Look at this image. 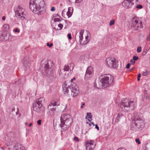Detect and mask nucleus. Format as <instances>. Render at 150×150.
<instances>
[{"instance_id":"nucleus-1","label":"nucleus","mask_w":150,"mask_h":150,"mask_svg":"<svg viewBox=\"0 0 150 150\" xmlns=\"http://www.w3.org/2000/svg\"><path fill=\"white\" fill-rule=\"evenodd\" d=\"M45 5L43 0H30L29 8L35 13L38 15H41L45 12L44 7Z\"/></svg>"},{"instance_id":"nucleus-2","label":"nucleus","mask_w":150,"mask_h":150,"mask_svg":"<svg viewBox=\"0 0 150 150\" xmlns=\"http://www.w3.org/2000/svg\"><path fill=\"white\" fill-rule=\"evenodd\" d=\"M72 122V117L69 114H65L60 117V123L59 126L61 128V132L67 130L70 126Z\"/></svg>"},{"instance_id":"nucleus-3","label":"nucleus","mask_w":150,"mask_h":150,"mask_svg":"<svg viewBox=\"0 0 150 150\" xmlns=\"http://www.w3.org/2000/svg\"><path fill=\"white\" fill-rule=\"evenodd\" d=\"M99 87L104 88L111 85L114 81V78L110 74H104L99 77Z\"/></svg>"},{"instance_id":"nucleus-4","label":"nucleus","mask_w":150,"mask_h":150,"mask_svg":"<svg viewBox=\"0 0 150 150\" xmlns=\"http://www.w3.org/2000/svg\"><path fill=\"white\" fill-rule=\"evenodd\" d=\"M44 65V68L46 73L45 75L47 76L50 75L49 78L50 79L54 80L56 76L54 74V64L52 61L51 60L45 61Z\"/></svg>"},{"instance_id":"nucleus-5","label":"nucleus","mask_w":150,"mask_h":150,"mask_svg":"<svg viewBox=\"0 0 150 150\" xmlns=\"http://www.w3.org/2000/svg\"><path fill=\"white\" fill-rule=\"evenodd\" d=\"M120 106L127 111L133 110L136 106V103L133 100L124 99L121 101Z\"/></svg>"},{"instance_id":"nucleus-6","label":"nucleus","mask_w":150,"mask_h":150,"mask_svg":"<svg viewBox=\"0 0 150 150\" xmlns=\"http://www.w3.org/2000/svg\"><path fill=\"white\" fill-rule=\"evenodd\" d=\"M14 11L15 15L18 18L21 20H26V12L25 9L21 6L18 5L17 7H15Z\"/></svg>"},{"instance_id":"nucleus-7","label":"nucleus","mask_w":150,"mask_h":150,"mask_svg":"<svg viewBox=\"0 0 150 150\" xmlns=\"http://www.w3.org/2000/svg\"><path fill=\"white\" fill-rule=\"evenodd\" d=\"M44 101L43 98H41L37 100L33 105L34 110L39 113H43L44 114V111L42 108V103Z\"/></svg>"},{"instance_id":"nucleus-8","label":"nucleus","mask_w":150,"mask_h":150,"mask_svg":"<svg viewBox=\"0 0 150 150\" xmlns=\"http://www.w3.org/2000/svg\"><path fill=\"white\" fill-rule=\"evenodd\" d=\"M144 126L143 120L132 121L131 128L132 130L139 131L142 130Z\"/></svg>"},{"instance_id":"nucleus-9","label":"nucleus","mask_w":150,"mask_h":150,"mask_svg":"<svg viewBox=\"0 0 150 150\" xmlns=\"http://www.w3.org/2000/svg\"><path fill=\"white\" fill-rule=\"evenodd\" d=\"M132 21V26L134 27L135 30H140L143 28V26L142 22L138 17H136L133 18Z\"/></svg>"},{"instance_id":"nucleus-10","label":"nucleus","mask_w":150,"mask_h":150,"mask_svg":"<svg viewBox=\"0 0 150 150\" xmlns=\"http://www.w3.org/2000/svg\"><path fill=\"white\" fill-rule=\"evenodd\" d=\"M106 63L108 67L116 68L117 67V61L114 58L109 57L106 59Z\"/></svg>"},{"instance_id":"nucleus-11","label":"nucleus","mask_w":150,"mask_h":150,"mask_svg":"<svg viewBox=\"0 0 150 150\" xmlns=\"http://www.w3.org/2000/svg\"><path fill=\"white\" fill-rule=\"evenodd\" d=\"M71 95L74 97L77 96L79 93V88L75 83H72L71 84Z\"/></svg>"},{"instance_id":"nucleus-12","label":"nucleus","mask_w":150,"mask_h":150,"mask_svg":"<svg viewBox=\"0 0 150 150\" xmlns=\"http://www.w3.org/2000/svg\"><path fill=\"white\" fill-rule=\"evenodd\" d=\"M47 113L50 116H53L56 111V107L53 105L52 103H51L47 108Z\"/></svg>"},{"instance_id":"nucleus-13","label":"nucleus","mask_w":150,"mask_h":150,"mask_svg":"<svg viewBox=\"0 0 150 150\" xmlns=\"http://www.w3.org/2000/svg\"><path fill=\"white\" fill-rule=\"evenodd\" d=\"M12 38V36L6 32H3L0 35V40L1 41H6L8 40H11Z\"/></svg>"},{"instance_id":"nucleus-14","label":"nucleus","mask_w":150,"mask_h":150,"mask_svg":"<svg viewBox=\"0 0 150 150\" xmlns=\"http://www.w3.org/2000/svg\"><path fill=\"white\" fill-rule=\"evenodd\" d=\"M134 0H124L122 3V5L125 8H130L134 4Z\"/></svg>"},{"instance_id":"nucleus-15","label":"nucleus","mask_w":150,"mask_h":150,"mask_svg":"<svg viewBox=\"0 0 150 150\" xmlns=\"http://www.w3.org/2000/svg\"><path fill=\"white\" fill-rule=\"evenodd\" d=\"M74 64L73 63H71L69 64H65L64 67V68L62 71L60 70L59 72V75H61L63 71H68L70 70L71 71L74 68Z\"/></svg>"},{"instance_id":"nucleus-16","label":"nucleus","mask_w":150,"mask_h":150,"mask_svg":"<svg viewBox=\"0 0 150 150\" xmlns=\"http://www.w3.org/2000/svg\"><path fill=\"white\" fill-rule=\"evenodd\" d=\"M93 140H90L87 141L86 142V150H93L95 147V144H94Z\"/></svg>"},{"instance_id":"nucleus-17","label":"nucleus","mask_w":150,"mask_h":150,"mask_svg":"<svg viewBox=\"0 0 150 150\" xmlns=\"http://www.w3.org/2000/svg\"><path fill=\"white\" fill-rule=\"evenodd\" d=\"M133 116L134 118L132 121H139V120H143V115L139 112H135L133 114Z\"/></svg>"},{"instance_id":"nucleus-18","label":"nucleus","mask_w":150,"mask_h":150,"mask_svg":"<svg viewBox=\"0 0 150 150\" xmlns=\"http://www.w3.org/2000/svg\"><path fill=\"white\" fill-rule=\"evenodd\" d=\"M92 69L91 67H88L86 70L85 78L88 79L90 78Z\"/></svg>"},{"instance_id":"nucleus-19","label":"nucleus","mask_w":150,"mask_h":150,"mask_svg":"<svg viewBox=\"0 0 150 150\" xmlns=\"http://www.w3.org/2000/svg\"><path fill=\"white\" fill-rule=\"evenodd\" d=\"M23 64L25 70L29 69L30 66L29 60L25 59L23 62Z\"/></svg>"},{"instance_id":"nucleus-20","label":"nucleus","mask_w":150,"mask_h":150,"mask_svg":"<svg viewBox=\"0 0 150 150\" xmlns=\"http://www.w3.org/2000/svg\"><path fill=\"white\" fill-rule=\"evenodd\" d=\"M73 8L72 7H70L68 8V11L67 13V15L68 18L70 17L72 15L73 12Z\"/></svg>"},{"instance_id":"nucleus-21","label":"nucleus","mask_w":150,"mask_h":150,"mask_svg":"<svg viewBox=\"0 0 150 150\" xmlns=\"http://www.w3.org/2000/svg\"><path fill=\"white\" fill-rule=\"evenodd\" d=\"M13 150H25V149L22 145L18 144L15 146Z\"/></svg>"},{"instance_id":"nucleus-22","label":"nucleus","mask_w":150,"mask_h":150,"mask_svg":"<svg viewBox=\"0 0 150 150\" xmlns=\"http://www.w3.org/2000/svg\"><path fill=\"white\" fill-rule=\"evenodd\" d=\"M62 88L64 94L67 95L69 91V88L67 86H64Z\"/></svg>"},{"instance_id":"nucleus-23","label":"nucleus","mask_w":150,"mask_h":150,"mask_svg":"<svg viewBox=\"0 0 150 150\" xmlns=\"http://www.w3.org/2000/svg\"><path fill=\"white\" fill-rule=\"evenodd\" d=\"M123 116V115H122V114L121 113H118V115L117 117L116 118V119L115 120V122H117L119 121L120 119V117L121 116Z\"/></svg>"},{"instance_id":"nucleus-24","label":"nucleus","mask_w":150,"mask_h":150,"mask_svg":"<svg viewBox=\"0 0 150 150\" xmlns=\"http://www.w3.org/2000/svg\"><path fill=\"white\" fill-rule=\"evenodd\" d=\"M87 116H86V118H87L89 122H91V120L88 119H91L92 118V115H91V113L90 112H87Z\"/></svg>"},{"instance_id":"nucleus-25","label":"nucleus","mask_w":150,"mask_h":150,"mask_svg":"<svg viewBox=\"0 0 150 150\" xmlns=\"http://www.w3.org/2000/svg\"><path fill=\"white\" fill-rule=\"evenodd\" d=\"M3 28L5 31H7L9 28V25L7 24H4L3 26Z\"/></svg>"},{"instance_id":"nucleus-26","label":"nucleus","mask_w":150,"mask_h":150,"mask_svg":"<svg viewBox=\"0 0 150 150\" xmlns=\"http://www.w3.org/2000/svg\"><path fill=\"white\" fill-rule=\"evenodd\" d=\"M89 37L88 35L86 36L85 37L86 40L84 41L83 42V45H86L87 44L89 41V39H88Z\"/></svg>"},{"instance_id":"nucleus-27","label":"nucleus","mask_w":150,"mask_h":150,"mask_svg":"<svg viewBox=\"0 0 150 150\" xmlns=\"http://www.w3.org/2000/svg\"><path fill=\"white\" fill-rule=\"evenodd\" d=\"M52 103L53 105H54L56 107L57 106L59 105V102L57 101H53Z\"/></svg>"},{"instance_id":"nucleus-28","label":"nucleus","mask_w":150,"mask_h":150,"mask_svg":"<svg viewBox=\"0 0 150 150\" xmlns=\"http://www.w3.org/2000/svg\"><path fill=\"white\" fill-rule=\"evenodd\" d=\"M149 49H144V50L142 52V55L144 56V55H145L147 53V51H148Z\"/></svg>"},{"instance_id":"nucleus-29","label":"nucleus","mask_w":150,"mask_h":150,"mask_svg":"<svg viewBox=\"0 0 150 150\" xmlns=\"http://www.w3.org/2000/svg\"><path fill=\"white\" fill-rule=\"evenodd\" d=\"M79 42L80 44H81V45H83V43H82L81 41L82 39H83V36H81V35H79Z\"/></svg>"},{"instance_id":"nucleus-30","label":"nucleus","mask_w":150,"mask_h":150,"mask_svg":"<svg viewBox=\"0 0 150 150\" xmlns=\"http://www.w3.org/2000/svg\"><path fill=\"white\" fill-rule=\"evenodd\" d=\"M149 71H144L142 72V75L144 76H146L148 73Z\"/></svg>"},{"instance_id":"nucleus-31","label":"nucleus","mask_w":150,"mask_h":150,"mask_svg":"<svg viewBox=\"0 0 150 150\" xmlns=\"http://www.w3.org/2000/svg\"><path fill=\"white\" fill-rule=\"evenodd\" d=\"M115 21L113 19L112 20H111L110 22V25L111 26L113 25L115 23Z\"/></svg>"},{"instance_id":"nucleus-32","label":"nucleus","mask_w":150,"mask_h":150,"mask_svg":"<svg viewBox=\"0 0 150 150\" xmlns=\"http://www.w3.org/2000/svg\"><path fill=\"white\" fill-rule=\"evenodd\" d=\"M142 51V48L141 47H138L137 48V52H140Z\"/></svg>"},{"instance_id":"nucleus-33","label":"nucleus","mask_w":150,"mask_h":150,"mask_svg":"<svg viewBox=\"0 0 150 150\" xmlns=\"http://www.w3.org/2000/svg\"><path fill=\"white\" fill-rule=\"evenodd\" d=\"M54 22H59L61 21V20L59 18H56L54 19Z\"/></svg>"},{"instance_id":"nucleus-34","label":"nucleus","mask_w":150,"mask_h":150,"mask_svg":"<svg viewBox=\"0 0 150 150\" xmlns=\"http://www.w3.org/2000/svg\"><path fill=\"white\" fill-rule=\"evenodd\" d=\"M13 31L16 33H19L20 32V30L18 28H16L15 30H13Z\"/></svg>"},{"instance_id":"nucleus-35","label":"nucleus","mask_w":150,"mask_h":150,"mask_svg":"<svg viewBox=\"0 0 150 150\" xmlns=\"http://www.w3.org/2000/svg\"><path fill=\"white\" fill-rule=\"evenodd\" d=\"M84 32V30H80L79 32V35L83 36V34Z\"/></svg>"},{"instance_id":"nucleus-36","label":"nucleus","mask_w":150,"mask_h":150,"mask_svg":"<svg viewBox=\"0 0 150 150\" xmlns=\"http://www.w3.org/2000/svg\"><path fill=\"white\" fill-rule=\"evenodd\" d=\"M135 141L138 144H139L141 143V142L139 140V139H135Z\"/></svg>"},{"instance_id":"nucleus-37","label":"nucleus","mask_w":150,"mask_h":150,"mask_svg":"<svg viewBox=\"0 0 150 150\" xmlns=\"http://www.w3.org/2000/svg\"><path fill=\"white\" fill-rule=\"evenodd\" d=\"M134 61L137 60L139 59V57L137 56H134L133 58Z\"/></svg>"},{"instance_id":"nucleus-38","label":"nucleus","mask_w":150,"mask_h":150,"mask_svg":"<svg viewBox=\"0 0 150 150\" xmlns=\"http://www.w3.org/2000/svg\"><path fill=\"white\" fill-rule=\"evenodd\" d=\"M58 26L60 28L59 30H61L62 28L63 27V25L62 24H59L58 25Z\"/></svg>"},{"instance_id":"nucleus-39","label":"nucleus","mask_w":150,"mask_h":150,"mask_svg":"<svg viewBox=\"0 0 150 150\" xmlns=\"http://www.w3.org/2000/svg\"><path fill=\"white\" fill-rule=\"evenodd\" d=\"M47 46H48L49 47H50L53 45V44L52 43L49 44V42H47Z\"/></svg>"},{"instance_id":"nucleus-40","label":"nucleus","mask_w":150,"mask_h":150,"mask_svg":"<svg viewBox=\"0 0 150 150\" xmlns=\"http://www.w3.org/2000/svg\"><path fill=\"white\" fill-rule=\"evenodd\" d=\"M142 7H143L141 5H137V8L139 9H141L142 8Z\"/></svg>"},{"instance_id":"nucleus-41","label":"nucleus","mask_w":150,"mask_h":150,"mask_svg":"<svg viewBox=\"0 0 150 150\" xmlns=\"http://www.w3.org/2000/svg\"><path fill=\"white\" fill-rule=\"evenodd\" d=\"M74 140L76 142H78L79 141V139L76 137H74Z\"/></svg>"},{"instance_id":"nucleus-42","label":"nucleus","mask_w":150,"mask_h":150,"mask_svg":"<svg viewBox=\"0 0 150 150\" xmlns=\"http://www.w3.org/2000/svg\"><path fill=\"white\" fill-rule=\"evenodd\" d=\"M141 76V74H139L138 75L137 77V81H139L140 80V78Z\"/></svg>"},{"instance_id":"nucleus-43","label":"nucleus","mask_w":150,"mask_h":150,"mask_svg":"<svg viewBox=\"0 0 150 150\" xmlns=\"http://www.w3.org/2000/svg\"><path fill=\"white\" fill-rule=\"evenodd\" d=\"M82 1L83 0H75V3H79Z\"/></svg>"},{"instance_id":"nucleus-44","label":"nucleus","mask_w":150,"mask_h":150,"mask_svg":"<svg viewBox=\"0 0 150 150\" xmlns=\"http://www.w3.org/2000/svg\"><path fill=\"white\" fill-rule=\"evenodd\" d=\"M68 37L69 39H71V34H68Z\"/></svg>"},{"instance_id":"nucleus-45","label":"nucleus","mask_w":150,"mask_h":150,"mask_svg":"<svg viewBox=\"0 0 150 150\" xmlns=\"http://www.w3.org/2000/svg\"><path fill=\"white\" fill-rule=\"evenodd\" d=\"M130 61L132 63V64H134L135 62L133 59H131Z\"/></svg>"},{"instance_id":"nucleus-46","label":"nucleus","mask_w":150,"mask_h":150,"mask_svg":"<svg viewBox=\"0 0 150 150\" xmlns=\"http://www.w3.org/2000/svg\"><path fill=\"white\" fill-rule=\"evenodd\" d=\"M41 120H39L37 121V123L38 125H41Z\"/></svg>"},{"instance_id":"nucleus-47","label":"nucleus","mask_w":150,"mask_h":150,"mask_svg":"<svg viewBox=\"0 0 150 150\" xmlns=\"http://www.w3.org/2000/svg\"><path fill=\"white\" fill-rule=\"evenodd\" d=\"M130 64H129V63H128L127 66H126V68L127 69H129V67H130Z\"/></svg>"},{"instance_id":"nucleus-48","label":"nucleus","mask_w":150,"mask_h":150,"mask_svg":"<svg viewBox=\"0 0 150 150\" xmlns=\"http://www.w3.org/2000/svg\"><path fill=\"white\" fill-rule=\"evenodd\" d=\"M55 10V8L54 7H52L51 8V11H54Z\"/></svg>"},{"instance_id":"nucleus-49","label":"nucleus","mask_w":150,"mask_h":150,"mask_svg":"<svg viewBox=\"0 0 150 150\" xmlns=\"http://www.w3.org/2000/svg\"><path fill=\"white\" fill-rule=\"evenodd\" d=\"M95 128L96 129L98 130H99V127L98 126L97 124H96L95 125Z\"/></svg>"},{"instance_id":"nucleus-50","label":"nucleus","mask_w":150,"mask_h":150,"mask_svg":"<svg viewBox=\"0 0 150 150\" xmlns=\"http://www.w3.org/2000/svg\"><path fill=\"white\" fill-rule=\"evenodd\" d=\"M117 150H125V149L123 148H121L118 149Z\"/></svg>"},{"instance_id":"nucleus-51","label":"nucleus","mask_w":150,"mask_h":150,"mask_svg":"<svg viewBox=\"0 0 150 150\" xmlns=\"http://www.w3.org/2000/svg\"><path fill=\"white\" fill-rule=\"evenodd\" d=\"M148 95L145 96L144 97V98L146 99H148Z\"/></svg>"},{"instance_id":"nucleus-52","label":"nucleus","mask_w":150,"mask_h":150,"mask_svg":"<svg viewBox=\"0 0 150 150\" xmlns=\"http://www.w3.org/2000/svg\"><path fill=\"white\" fill-rule=\"evenodd\" d=\"M75 77H73V79H71V82L72 83L73 80H75Z\"/></svg>"},{"instance_id":"nucleus-53","label":"nucleus","mask_w":150,"mask_h":150,"mask_svg":"<svg viewBox=\"0 0 150 150\" xmlns=\"http://www.w3.org/2000/svg\"><path fill=\"white\" fill-rule=\"evenodd\" d=\"M85 105V103H83L82 104V105L81 106V108H83V106Z\"/></svg>"},{"instance_id":"nucleus-54","label":"nucleus","mask_w":150,"mask_h":150,"mask_svg":"<svg viewBox=\"0 0 150 150\" xmlns=\"http://www.w3.org/2000/svg\"><path fill=\"white\" fill-rule=\"evenodd\" d=\"M15 108H14L13 107L12 108V109H11V111H15Z\"/></svg>"},{"instance_id":"nucleus-55","label":"nucleus","mask_w":150,"mask_h":150,"mask_svg":"<svg viewBox=\"0 0 150 150\" xmlns=\"http://www.w3.org/2000/svg\"><path fill=\"white\" fill-rule=\"evenodd\" d=\"M5 16H3L2 18V20L4 21L5 20Z\"/></svg>"},{"instance_id":"nucleus-56","label":"nucleus","mask_w":150,"mask_h":150,"mask_svg":"<svg viewBox=\"0 0 150 150\" xmlns=\"http://www.w3.org/2000/svg\"><path fill=\"white\" fill-rule=\"evenodd\" d=\"M144 92L145 93H146L147 92V91L146 90H144Z\"/></svg>"},{"instance_id":"nucleus-57","label":"nucleus","mask_w":150,"mask_h":150,"mask_svg":"<svg viewBox=\"0 0 150 150\" xmlns=\"http://www.w3.org/2000/svg\"><path fill=\"white\" fill-rule=\"evenodd\" d=\"M32 125V123H30V124H29V126H30H30H31Z\"/></svg>"},{"instance_id":"nucleus-58","label":"nucleus","mask_w":150,"mask_h":150,"mask_svg":"<svg viewBox=\"0 0 150 150\" xmlns=\"http://www.w3.org/2000/svg\"><path fill=\"white\" fill-rule=\"evenodd\" d=\"M91 123L92 125H93L94 126V125H95L94 124V123H93V122H91Z\"/></svg>"},{"instance_id":"nucleus-59","label":"nucleus","mask_w":150,"mask_h":150,"mask_svg":"<svg viewBox=\"0 0 150 150\" xmlns=\"http://www.w3.org/2000/svg\"><path fill=\"white\" fill-rule=\"evenodd\" d=\"M148 99H150V96H148Z\"/></svg>"},{"instance_id":"nucleus-60","label":"nucleus","mask_w":150,"mask_h":150,"mask_svg":"<svg viewBox=\"0 0 150 150\" xmlns=\"http://www.w3.org/2000/svg\"><path fill=\"white\" fill-rule=\"evenodd\" d=\"M133 69H134V68H132V69H130L129 70H130V71H132V70Z\"/></svg>"},{"instance_id":"nucleus-61","label":"nucleus","mask_w":150,"mask_h":150,"mask_svg":"<svg viewBox=\"0 0 150 150\" xmlns=\"http://www.w3.org/2000/svg\"><path fill=\"white\" fill-rule=\"evenodd\" d=\"M25 125H27V124H28V123H26V122L25 123Z\"/></svg>"},{"instance_id":"nucleus-62","label":"nucleus","mask_w":150,"mask_h":150,"mask_svg":"<svg viewBox=\"0 0 150 150\" xmlns=\"http://www.w3.org/2000/svg\"><path fill=\"white\" fill-rule=\"evenodd\" d=\"M54 29H55V30H58V29H56V28H55H55H54Z\"/></svg>"},{"instance_id":"nucleus-63","label":"nucleus","mask_w":150,"mask_h":150,"mask_svg":"<svg viewBox=\"0 0 150 150\" xmlns=\"http://www.w3.org/2000/svg\"><path fill=\"white\" fill-rule=\"evenodd\" d=\"M16 114L17 115H18V112H17L16 113Z\"/></svg>"},{"instance_id":"nucleus-64","label":"nucleus","mask_w":150,"mask_h":150,"mask_svg":"<svg viewBox=\"0 0 150 150\" xmlns=\"http://www.w3.org/2000/svg\"><path fill=\"white\" fill-rule=\"evenodd\" d=\"M89 126H91V125L90 124H89Z\"/></svg>"}]
</instances>
